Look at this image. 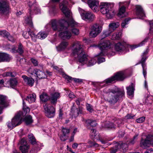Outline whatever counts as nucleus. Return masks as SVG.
Returning <instances> with one entry per match:
<instances>
[{
  "label": "nucleus",
  "instance_id": "f257e3e1",
  "mask_svg": "<svg viewBox=\"0 0 153 153\" xmlns=\"http://www.w3.org/2000/svg\"><path fill=\"white\" fill-rule=\"evenodd\" d=\"M71 49L73 55L78 59L81 64H86L88 66H90L96 63L95 59L85 54L82 45L79 42H74L72 45Z\"/></svg>",
  "mask_w": 153,
  "mask_h": 153
},
{
  "label": "nucleus",
  "instance_id": "f03ea898",
  "mask_svg": "<svg viewBox=\"0 0 153 153\" xmlns=\"http://www.w3.org/2000/svg\"><path fill=\"white\" fill-rule=\"evenodd\" d=\"M68 2L66 0H64L59 4V8L62 12L67 18L70 19V20L68 21V25L65 24V28L59 32V36L64 39H69L71 36V33L68 30V27L70 25L74 27L77 25L76 23L72 17V13L68 8Z\"/></svg>",
  "mask_w": 153,
  "mask_h": 153
},
{
  "label": "nucleus",
  "instance_id": "7ed1b4c3",
  "mask_svg": "<svg viewBox=\"0 0 153 153\" xmlns=\"http://www.w3.org/2000/svg\"><path fill=\"white\" fill-rule=\"evenodd\" d=\"M106 94L105 100L111 104H114L124 96V91L119 89H114L106 88L103 90Z\"/></svg>",
  "mask_w": 153,
  "mask_h": 153
},
{
  "label": "nucleus",
  "instance_id": "20e7f679",
  "mask_svg": "<svg viewBox=\"0 0 153 153\" xmlns=\"http://www.w3.org/2000/svg\"><path fill=\"white\" fill-rule=\"evenodd\" d=\"M113 5V4L103 3L100 6L101 12L105 15L108 19H111L115 15L114 10L112 9Z\"/></svg>",
  "mask_w": 153,
  "mask_h": 153
},
{
  "label": "nucleus",
  "instance_id": "39448f33",
  "mask_svg": "<svg viewBox=\"0 0 153 153\" xmlns=\"http://www.w3.org/2000/svg\"><path fill=\"white\" fill-rule=\"evenodd\" d=\"M125 78L124 72L120 71L117 73L114 76L108 78L100 84V86H106L112 83L115 80H123Z\"/></svg>",
  "mask_w": 153,
  "mask_h": 153
},
{
  "label": "nucleus",
  "instance_id": "423d86ee",
  "mask_svg": "<svg viewBox=\"0 0 153 153\" xmlns=\"http://www.w3.org/2000/svg\"><path fill=\"white\" fill-rule=\"evenodd\" d=\"M52 27L54 31L60 32L65 28V24L68 25V22L65 19H62L59 20L53 19L51 21Z\"/></svg>",
  "mask_w": 153,
  "mask_h": 153
},
{
  "label": "nucleus",
  "instance_id": "0eeeda50",
  "mask_svg": "<svg viewBox=\"0 0 153 153\" xmlns=\"http://www.w3.org/2000/svg\"><path fill=\"white\" fill-rule=\"evenodd\" d=\"M111 45L110 42L108 40H105L102 43L100 44L99 47L101 52L100 53V54L104 55V53H106L105 51L108 50V52L107 53L108 57L114 55L115 54V52L112 51L111 53H110L111 51V49H110Z\"/></svg>",
  "mask_w": 153,
  "mask_h": 153
},
{
  "label": "nucleus",
  "instance_id": "6e6552de",
  "mask_svg": "<svg viewBox=\"0 0 153 153\" xmlns=\"http://www.w3.org/2000/svg\"><path fill=\"white\" fill-rule=\"evenodd\" d=\"M22 113L19 111L18 113L13 118L11 122L7 123L8 127L10 129L20 125L22 122Z\"/></svg>",
  "mask_w": 153,
  "mask_h": 153
},
{
  "label": "nucleus",
  "instance_id": "1a4fd4ad",
  "mask_svg": "<svg viewBox=\"0 0 153 153\" xmlns=\"http://www.w3.org/2000/svg\"><path fill=\"white\" fill-rule=\"evenodd\" d=\"M153 136L149 134L145 139L142 138L140 142V146L143 149H146L152 145Z\"/></svg>",
  "mask_w": 153,
  "mask_h": 153
},
{
  "label": "nucleus",
  "instance_id": "9d476101",
  "mask_svg": "<svg viewBox=\"0 0 153 153\" xmlns=\"http://www.w3.org/2000/svg\"><path fill=\"white\" fill-rule=\"evenodd\" d=\"M28 4L30 7L29 13L30 15L40 13V10L35 0H29Z\"/></svg>",
  "mask_w": 153,
  "mask_h": 153
},
{
  "label": "nucleus",
  "instance_id": "9b49d317",
  "mask_svg": "<svg viewBox=\"0 0 153 153\" xmlns=\"http://www.w3.org/2000/svg\"><path fill=\"white\" fill-rule=\"evenodd\" d=\"M79 11L82 18L85 21H92L95 18L94 15L91 12H85L84 10L79 8Z\"/></svg>",
  "mask_w": 153,
  "mask_h": 153
},
{
  "label": "nucleus",
  "instance_id": "f8f14e48",
  "mask_svg": "<svg viewBox=\"0 0 153 153\" xmlns=\"http://www.w3.org/2000/svg\"><path fill=\"white\" fill-rule=\"evenodd\" d=\"M46 116L49 118L53 117L54 115L55 109L50 104L46 103L44 105Z\"/></svg>",
  "mask_w": 153,
  "mask_h": 153
},
{
  "label": "nucleus",
  "instance_id": "ddd939ff",
  "mask_svg": "<svg viewBox=\"0 0 153 153\" xmlns=\"http://www.w3.org/2000/svg\"><path fill=\"white\" fill-rule=\"evenodd\" d=\"M102 27L99 24H95L91 27L90 36L91 37H95L101 31Z\"/></svg>",
  "mask_w": 153,
  "mask_h": 153
},
{
  "label": "nucleus",
  "instance_id": "4468645a",
  "mask_svg": "<svg viewBox=\"0 0 153 153\" xmlns=\"http://www.w3.org/2000/svg\"><path fill=\"white\" fill-rule=\"evenodd\" d=\"M83 2H87L89 7L94 12L99 10V1L98 0H82Z\"/></svg>",
  "mask_w": 153,
  "mask_h": 153
},
{
  "label": "nucleus",
  "instance_id": "2eb2a0df",
  "mask_svg": "<svg viewBox=\"0 0 153 153\" xmlns=\"http://www.w3.org/2000/svg\"><path fill=\"white\" fill-rule=\"evenodd\" d=\"M31 35L32 39L33 41H35L36 38L43 39H45L47 36L48 33L45 31H40L37 35H36L34 32H29Z\"/></svg>",
  "mask_w": 153,
  "mask_h": 153
},
{
  "label": "nucleus",
  "instance_id": "dca6fc26",
  "mask_svg": "<svg viewBox=\"0 0 153 153\" xmlns=\"http://www.w3.org/2000/svg\"><path fill=\"white\" fill-rule=\"evenodd\" d=\"M9 8L7 1L0 0V11L4 14L6 15L9 13Z\"/></svg>",
  "mask_w": 153,
  "mask_h": 153
},
{
  "label": "nucleus",
  "instance_id": "f3484780",
  "mask_svg": "<svg viewBox=\"0 0 153 153\" xmlns=\"http://www.w3.org/2000/svg\"><path fill=\"white\" fill-rule=\"evenodd\" d=\"M21 146L20 147V149L22 153H27L29 149V145L27 143L24 139H22L20 141Z\"/></svg>",
  "mask_w": 153,
  "mask_h": 153
},
{
  "label": "nucleus",
  "instance_id": "a211bd4d",
  "mask_svg": "<svg viewBox=\"0 0 153 153\" xmlns=\"http://www.w3.org/2000/svg\"><path fill=\"white\" fill-rule=\"evenodd\" d=\"M148 53V51H146L144 52L142 55V58L141 60V63L143 69V74L145 78L146 77V68L145 64L144 63L146 60L147 58L146 55Z\"/></svg>",
  "mask_w": 153,
  "mask_h": 153
},
{
  "label": "nucleus",
  "instance_id": "6ab92c4d",
  "mask_svg": "<svg viewBox=\"0 0 153 153\" xmlns=\"http://www.w3.org/2000/svg\"><path fill=\"white\" fill-rule=\"evenodd\" d=\"M126 44L125 42H119L114 45V48L116 51L121 52L123 51L125 49Z\"/></svg>",
  "mask_w": 153,
  "mask_h": 153
},
{
  "label": "nucleus",
  "instance_id": "aec40b11",
  "mask_svg": "<svg viewBox=\"0 0 153 153\" xmlns=\"http://www.w3.org/2000/svg\"><path fill=\"white\" fill-rule=\"evenodd\" d=\"M136 14L139 18L141 19L145 16L144 11L140 5H137L136 6Z\"/></svg>",
  "mask_w": 153,
  "mask_h": 153
},
{
  "label": "nucleus",
  "instance_id": "412c9836",
  "mask_svg": "<svg viewBox=\"0 0 153 153\" xmlns=\"http://www.w3.org/2000/svg\"><path fill=\"white\" fill-rule=\"evenodd\" d=\"M60 97V94L59 92H55L51 94L50 100L51 102L55 104L57 102V99Z\"/></svg>",
  "mask_w": 153,
  "mask_h": 153
},
{
  "label": "nucleus",
  "instance_id": "4be33fe9",
  "mask_svg": "<svg viewBox=\"0 0 153 153\" xmlns=\"http://www.w3.org/2000/svg\"><path fill=\"white\" fill-rule=\"evenodd\" d=\"M22 77L26 84L31 86L33 85L34 80L32 78L28 77L25 75L22 76Z\"/></svg>",
  "mask_w": 153,
  "mask_h": 153
},
{
  "label": "nucleus",
  "instance_id": "5701e85b",
  "mask_svg": "<svg viewBox=\"0 0 153 153\" xmlns=\"http://www.w3.org/2000/svg\"><path fill=\"white\" fill-rule=\"evenodd\" d=\"M11 59V57L6 53H0V62H8Z\"/></svg>",
  "mask_w": 153,
  "mask_h": 153
},
{
  "label": "nucleus",
  "instance_id": "b1692460",
  "mask_svg": "<svg viewBox=\"0 0 153 153\" xmlns=\"http://www.w3.org/2000/svg\"><path fill=\"white\" fill-rule=\"evenodd\" d=\"M68 42L66 41H62L56 47L58 51H63L65 50L68 45Z\"/></svg>",
  "mask_w": 153,
  "mask_h": 153
},
{
  "label": "nucleus",
  "instance_id": "393cba45",
  "mask_svg": "<svg viewBox=\"0 0 153 153\" xmlns=\"http://www.w3.org/2000/svg\"><path fill=\"white\" fill-rule=\"evenodd\" d=\"M35 71L36 76L38 79H40L47 77V75L44 71H41L38 69H36Z\"/></svg>",
  "mask_w": 153,
  "mask_h": 153
},
{
  "label": "nucleus",
  "instance_id": "a878e982",
  "mask_svg": "<svg viewBox=\"0 0 153 153\" xmlns=\"http://www.w3.org/2000/svg\"><path fill=\"white\" fill-rule=\"evenodd\" d=\"M6 96L0 94V105L1 106L5 108L8 106Z\"/></svg>",
  "mask_w": 153,
  "mask_h": 153
},
{
  "label": "nucleus",
  "instance_id": "bb28decb",
  "mask_svg": "<svg viewBox=\"0 0 153 153\" xmlns=\"http://www.w3.org/2000/svg\"><path fill=\"white\" fill-rule=\"evenodd\" d=\"M134 84L131 83L130 85L126 87L128 95L129 96H132L133 95L134 90Z\"/></svg>",
  "mask_w": 153,
  "mask_h": 153
},
{
  "label": "nucleus",
  "instance_id": "cd10ccee",
  "mask_svg": "<svg viewBox=\"0 0 153 153\" xmlns=\"http://www.w3.org/2000/svg\"><path fill=\"white\" fill-rule=\"evenodd\" d=\"M119 24L118 22H111L109 25V29L111 31L113 32L119 26Z\"/></svg>",
  "mask_w": 153,
  "mask_h": 153
},
{
  "label": "nucleus",
  "instance_id": "c85d7f7f",
  "mask_svg": "<svg viewBox=\"0 0 153 153\" xmlns=\"http://www.w3.org/2000/svg\"><path fill=\"white\" fill-rule=\"evenodd\" d=\"M24 23L27 25L31 28L33 27V25L30 16H27L25 17Z\"/></svg>",
  "mask_w": 153,
  "mask_h": 153
},
{
  "label": "nucleus",
  "instance_id": "c756f323",
  "mask_svg": "<svg viewBox=\"0 0 153 153\" xmlns=\"http://www.w3.org/2000/svg\"><path fill=\"white\" fill-rule=\"evenodd\" d=\"M128 142L127 141L126 143H118V147H119L120 148L122 149L123 150V152H125L128 150Z\"/></svg>",
  "mask_w": 153,
  "mask_h": 153
},
{
  "label": "nucleus",
  "instance_id": "7c9ffc66",
  "mask_svg": "<svg viewBox=\"0 0 153 153\" xmlns=\"http://www.w3.org/2000/svg\"><path fill=\"white\" fill-rule=\"evenodd\" d=\"M36 95L35 94H33L28 95L26 99L30 103H31L35 101Z\"/></svg>",
  "mask_w": 153,
  "mask_h": 153
},
{
  "label": "nucleus",
  "instance_id": "2f4dec72",
  "mask_svg": "<svg viewBox=\"0 0 153 153\" xmlns=\"http://www.w3.org/2000/svg\"><path fill=\"white\" fill-rule=\"evenodd\" d=\"M125 7L123 6L120 7L119 10L118 16L120 17H123L126 16L125 14Z\"/></svg>",
  "mask_w": 153,
  "mask_h": 153
},
{
  "label": "nucleus",
  "instance_id": "473e14b6",
  "mask_svg": "<svg viewBox=\"0 0 153 153\" xmlns=\"http://www.w3.org/2000/svg\"><path fill=\"white\" fill-rule=\"evenodd\" d=\"M122 36V33L120 32L114 33L111 36V39L112 40H119L120 39Z\"/></svg>",
  "mask_w": 153,
  "mask_h": 153
},
{
  "label": "nucleus",
  "instance_id": "72a5a7b5",
  "mask_svg": "<svg viewBox=\"0 0 153 153\" xmlns=\"http://www.w3.org/2000/svg\"><path fill=\"white\" fill-rule=\"evenodd\" d=\"M50 4H51V5L49 10V13L51 15H54L56 12L55 5L54 4H51V3H50Z\"/></svg>",
  "mask_w": 153,
  "mask_h": 153
},
{
  "label": "nucleus",
  "instance_id": "f704fd0d",
  "mask_svg": "<svg viewBox=\"0 0 153 153\" xmlns=\"http://www.w3.org/2000/svg\"><path fill=\"white\" fill-rule=\"evenodd\" d=\"M112 32L111 31L109 28L108 30L104 31L101 38V39L102 40L103 38L109 36Z\"/></svg>",
  "mask_w": 153,
  "mask_h": 153
},
{
  "label": "nucleus",
  "instance_id": "c9c22d12",
  "mask_svg": "<svg viewBox=\"0 0 153 153\" xmlns=\"http://www.w3.org/2000/svg\"><path fill=\"white\" fill-rule=\"evenodd\" d=\"M148 38L146 37L144 40H143L141 43L137 45H135L131 46V50H133L135 48H136L138 47L141 46L143 44H144L146 42H147V41L148 39Z\"/></svg>",
  "mask_w": 153,
  "mask_h": 153
},
{
  "label": "nucleus",
  "instance_id": "e433bc0d",
  "mask_svg": "<svg viewBox=\"0 0 153 153\" xmlns=\"http://www.w3.org/2000/svg\"><path fill=\"white\" fill-rule=\"evenodd\" d=\"M40 98L41 100L44 102L47 101L49 99V97L47 94L44 93H43L40 96Z\"/></svg>",
  "mask_w": 153,
  "mask_h": 153
},
{
  "label": "nucleus",
  "instance_id": "4c0bfd02",
  "mask_svg": "<svg viewBox=\"0 0 153 153\" xmlns=\"http://www.w3.org/2000/svg\"><path fill=\"white\" fill-rule=\"evenodd\" d=\"M8 82L9 83L10 86L13 88L17 85L18 82L16 79H10Z\"/></svg>",
  "mask_w": 153,
  "mask_h": 153
},
{
  "label": "nucleus",
  "instance_id": "58836bf2",
  "mask_svg": "<svg viewBox=\"0 0 153 153\" xmlns=\"http://www.w3.org/2000/svg\"><path fill=\"white\" fill-rule=\"evenodd\" d=\"M138 134H137L134 135L133 138L130 139L128 141V145H133L136 142L137 139Z\"/></svg>",
  "mask_w": 153,
  "mask_h": 153
},
{
  "label": "nucleus",
  "instance_id": "ea45409f",
  "mask_svg": "<svg viewBox=\"0 0 153 153\" xmlns=\"http://www.w3.org/2000/svg\"><path fill=\"white\" fill-rule=\"evenodd\" d=\"M25 121L27 125L30 124L33 122L32 117L30 116H27L25 118Z\"/></svg>",
  "mask_w": 153,
  "mask_h": 153
},
{
  "label": "nucleus",
  "instance_id": "a19ab883",
  "mask_svg": "<svg viewBox=\"0 0 153 153\" xmlns=\"http://www.w3.org/2000/svg\"><path fill=\"white\" fill-rule=\"evenodd\" d=\"M97 134L98 133L94 129L91 130L90 135L92 138L97 139V137L98 136Z\"/></svg>",
  "mask_w": 153,
  "mask_h": 153
},
{
  "label": "nucleus",
  "instance_id": "79ce46f5",
  "mask_svg": "<svg viewBox=\"0 0 153 153\" xmlns=\"http://www.w3.org/2000/svg\"><path fill=\"white\" fill-rule=\"evenodd\" d=\"M29 142L32 144H36V139L32 134H30L28 135Z\"/></svg>",
  "mask_w": 153,
  "mask_h": 153
},
{
  "label": "nucleus",
  "instance_id": "37998d69",
  "mask_svg": "<svg viewBox=\"0 0 153 153\" xmlns=\"http://www.w3.org/2000/svg\"><path fill=\"white\" fill-rule=\"evenodd\" d=\"M85 122L87 124H89L92 126H95L97 125V123L95 121H91L89 119L85 120Z\"/></svg>",
  "mask_w": 153,
  "mask_h": 153
},
{
  "label": "nucleus",
  "instance_id": "c03bdc74",
  "mask_svg": "<svg viewBox=\"0 0 153 153\" xmlns=\"http://www.w3.org/2000/svg\"><path fill=\"white\" fill-rule=\"evenodd\" d=\"M23 109L24 112L25 113V114L29 113L30 110V108L28 107L27 106L25 105V102H24V100L23 99Z\"/></svg>",
  "mask_w": 153,
  "mask_h": 153
},
{
  "label": "nucleus",
  "instance_id": "a18cd8bd",
  "mask_svg": "<svg viewBox=\"0 0 153 153\" xmlns=\"http://www.w3.org/2000/svg\"><path fill=\"white\" fill-rule=\"evenodd\" d=\"M104 55H102V54H100V53L99 54V55L97 56L98 57V63L99 64L100 63L104 62L105 61V58L101 57V56H104L106 54V53H104Z\"/></svg>",
  "mask_w": 153,
  "mask_h": 153
},
{
  "label": "nucleus",
  "instance_id": "49530a36",
  "mask_svg": "<svg viewBox=\"0 0 153 153\" xmlns=\"http://www.w3.org/2000/svg\"><path fill=\"white\" fill-rule=\"evenodd\" d=\"M27 30L28 31V33L26 31H25L23 32V36L26 39L28 38H29V35L31 36L30 34L29 33V32H33L32 30H31L29 29H28Z\"/></svg>",
  "mask_w": 153,
  "mask_h": 153
},
{
  "label": "nucleus",
  "instance_id": "de8ad7c7",
  "mask_svg": "<svg viewBox=\"0 0 153 153\" xmlns=\"http://www.w3.org/2000/svg\"><path fill=\"white\" fill-rule=\"evenodd\" d=\"M119 149H120L119 147H118V143H117L113 148L111 149V153H115Z\"/></svg>",
  "mask_w": 153,
  "mask_h": 153
},
{
  "label": "nucleus",
  "instance_id": "09e8293b",
  "mask_svg": "<svg viewBox=\"0 0 153 153\" xmlns=\"http://www.w3.org/2000/svg\"><path fill=\"white\" fill-rule=\"evenodd\" d=\"M2 75L4 77L10 76L11 77H14L15 74L12 72H6L2 74Z\"/></svg>",
  "mask_w": 153,
  "mask_h": 153
},
{
  "label": "nucleus",
  "instance_id": "8fccbe9b",
  "mask_svg": "<svg viewBox=\"0 0 153 153\" xmlns=\"http://www.w3.org/2000/svg\"><path fill=\"white\" fill-rule=\"evenodd\" d=\"M9 35V33L5 30L0 31V35L3 37H7Z\"/></svg>",
  "mask_w": 153,
  "mask_h": 153
},
{
  "label": "nucleus",
  "instance_id": "3c124183",
  "mask_svg": "<svg viewBox=\"0 0 153 153\" xmlns=\"http://www.w3.org/2000/svg\"><path fill=\"white\" fill-rule=\"evenodd\" d=\"M105 127L108 128H115V126L112 123L109 122L106 123Z\"/></svg>",
  "mask_w": 153,
  "mask_h": 153
},
{
  "label": "nucleus",
  "instance_id": "603ef678",
  "mask_svg": "<svg viewBox=\"0 0 153 153\" xmlns=\"http://www.w3.org/2000/svg\"><path fill=\"white\" fill-rule=\"evenodd\" d=\"M16 52L19 53L20 54H22L23 52V46L21 44H20L19 46L18 50Z\"/></svg>",
  "mask_w": 153,
  "mask_h": 153
},
{
  "label": "nucleus",
  "instance_id": "864d4df0",
  "mask_svg": "<svg viewBox=\"0 0 153 153\" xmlns=\"http://www.w3.org/2000/svg\"><path fill=\"white\" fill-rule=\"evenodd\" d=\"M130 20L129 19H126L122 23L121 25L123 27L125 28L126 27V25L128 24V22Z\"/></svg>",
  "mask_w": 153,
  "mask_h": 153
},
{
  "label": "nucleus",
  "instance_id": "5fc2aeb1",
  "mask_svg": "<svg viewBox=\"0 0 153 153\" xmlns=\"http://www.w3.org/2000/svg\"><path fill=\"white\" fill-rule=\"evenodd\" d=\"M37 69H34L32 68H30L27 70V72L31 75L35 74V71Z\"/></svg>",
  "mask_w": 153,
  "mask_h": 153
},
{
  "label": "nucleus",
  "instance_id": "6e6d98bb",
  "mask_svg": "<svg viewBox=\"0 0 153 153\" xmlns=\"http://www.w3.org/2000/svg\"><path fill=\"white\" fill-rule=\"evenodd\" d=\"M145 117H143L137 119L136 120V121L138 123H143L145 121Z\"/></svg>",
  "mask_w": 153,
  "mask_h": 153
},
{
  "label": "nucleus",
  "instance_id": "4d7b16f0",
  "mask_svg": "<svg viewBox=\"0 0 153 153\" xmlns=\"http://www.w3.org/2000/svg\"><path fill=\"white\" fill-rule=\"evenodd\" d=\"M62 131L64 135L65 136L69 133L70 130L68 129L63 128L62 129Z\"/></svg>",
  "mask_w": 153,
  "mask_h": 153
},
{
  "label": "nucleus",
  "instance_id": "13d9d810",
  "mask_svg": "<svg viewBox=\"0 0 153 153\" xmlns=\"http://www.w3.org/2000/svg\"><path fill=\"white\" fill-rule=\"evenodd\" d=\"M87 110L91 112H92L93 111L92 106L89 104H87L86 105Z\"/></svg>",
  "mask_w": 153,
  "mask_h": 153
},
{
  "label": "nucleus",
  "instance_id": "bf43d9fd",
  "mask_svg": "<svg viewBox=\"0 0 153 153\" xmlns=\"http://www.w3.org/2000/svg\"><path fill=\"white\" fill-rule=\"evenodd\" d=\"M72 33L75 35H77L79 34V30L76 28H74L71 30Z\"/></svg>",
  "mask_w": 153,
  "mask_h": 153
},
{
  "label": "nucleus",
  "instance_id": "052dcab7",
  "mask_svg": "<svg viewBox=\"0 0 153 153\" xmlns=\"http://www.w3.org/2000/svg\"><path fill=\"white\" fill-rule=\"evenodd\" d=\"M150 33H153V20L150 23Z\"/></svg>",
  "mask_w": 153,
  "mask_h": 153
},
{
  "label": "nucleus",
  "instance_id": "680f3d73",
  "mask_svg": "<svg viewBox=\"0 0 153 153\" xmlns=\"http://www.w3.org/2000/svg\"><path fill=\"white\" fill-rule=\"evenodd\" d=\"M31 62L34 65L36 66L38 64V61L34 59H31Z\"/></svg>",
  "mask_w": 153,
  "mask_h": 153
},
{
  "label": "nucleus",
  "instance_id": "e2e57ef3",
  "mask_svg": "<svg viewBox=\"0 0 153 153\" xmlns=\"http://www.w3.org/2000/svg\"><path fill=\"white\" fill-rule=\"evenodd\" d=\"M63 77L66 79L68 82H70L72 80V77L66 75H63Z\"/></svg>",
  "mask_w": 153,
  "mask_h": 153
},
{
  "label": "nucleus",
  "instance_id": "0e129e2a",
  "mask_svg": "<svg viewBox=\"0 0 153 153\" xmlns=\"http://www.w3.org/2000/svg\"><path fill=\"white\" fill-rule=\"evenodd\" d=\"M8 39V40L12 42H14V39L13 38V36H11L8 35L7 37Z\"/></svg>",
  "mask_w": 153,
  "mask_h": 153
},
{
  "label": "nucleus",
  "instance_id": "69168bd1",
  "mask_svg": "<svg viewBox=\"0 0 153 153\" xmlns=\"http://www.w3.org/2000/svg\"><path fill=\"white\" fill-rule=\"evenodd\" d=\"M72 79L75 82H79L82 81V79L78 78H73Z\"/></svg>",
  "mask_w": 153,
  "mask_h": 153
},
{
  "label": "nucleus",
  "instance_id": "338daca9",
  "mask_svg": "<svg viewBox=\"0 0 153 153\" xmlns=\"http://www.w3.org/2000/svg\"><path fill=\"white\" fill-rule=\"evenodd\" d=\"M45 27L47 29H49L52 27L51 21L46 25Z\"/></svg>",
  "mask_w": 153,
  "mask_h": 153
},
{
  "label": "nucleus",
  "instance_id": "774afa93",
  "mask_svg": "<svg viewBox=\"0 0 153 153\" xmlns=\"http://www.w3.org/2000/svg\"><path fill=\"white\" fill-rule=\"evenodd\" d=\"M144 153H153V149L151 148L148 149Z\"/></svg>",
  "mask_w": 153,
  "mask_h": 153
}]
</instances>
